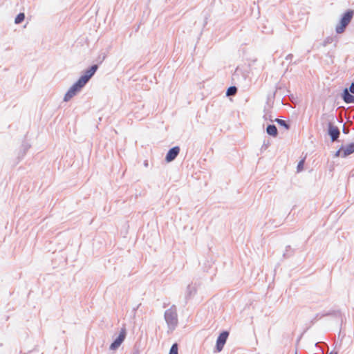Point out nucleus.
I'll return each instance as SVG.
<instances>
[{
    "label": "nucleus",
    "mask_w": 354,
    "mask_h": 354,
    "mask_svg": "<svg viewBox=\"0 0 354 354\" xmlns=\"http://www.w3.org/2000/svg\"><path fill=\"white\" fill-rule=\"evenodd\" d=\"M97 68H90L86 73L82 75L78 81L74 84L64 96V100L68 101L79 92L81 88L86 84L89 79L94 75Z\"/></svg>",
    "instance_id": "obj_1"
},
{
    "label": "nucleus",
    "mask_w": 354,
    "mask_h": 354,
    "mask_svg": "<svg viewBox=\"0 0 354 354\" xmlns=\"http://www.w3.org/2000/svg\"><path fill=\"white\" fill-rule=\"evenodd\" d=\"M354 16L353 10H346L342 16L339 24L335 26V32L342 34L345 31L347 26L351 23Z\"/></svg>",
    "instance_id": "obj_2"
},
{
    "label": "nucleus",
    "mask_w": 354,
    "mask_h": 354,
    "mask_svg": "<svg viewBox=\"0 0 354 354\" xmlns=\"http://www.w3.org/2000/svg\"><path fill=\"white\" fill-rule=\"evenodd\" d=\"M354 153V143H351L346 146H342L337 152L335 156L342 158H346L350 154Z\"/></svg>",
    "instance_id": "obj_3"
},
{
    "label": "nucleus",
    "mask_w": 354,
    "mask_h": 354,
    "mask_svg": "<svg viewBox=\"0 0 354 354\" xmlns=\"http://www.w3.org/2000/svg\"><path fill=\"white\" fill-rule=\"evenodd\" d=\"M126 337V329L124 328H122L120 330V333L119 334V336L117 337V339L111 344L110 349L111 350H115L117 349L121 344L123 342Z\"/></svg>",
    "instance_id": "obj_4"
},
{
    "label": "nucleus",
    "mask_w": 354,
    "mask_h": 354,
    "mask_svg": "<svg viewBox=\"0 0 354 354\" xmlns=\"http://www.w3.org/2000/svg\"><path fill=\"white\" fill-rule=\"evenodd\" d=\"M165 317L167 322L169 324H176L177 322L176 312L172 309H169L165 312Z\"/></svg>",
    "instance_id": "obj_5"
},
{
    "label": "nucleus",
    "mask_w": 354,
    "mask_h": 354,
    "mask_svg": "<svg viewBox=\"0 0 354 354\" xmlns=\"http://www.w3.org/2000/svg\"><path fill=\"white\" fill-rule=\"evenodd\" d=\"M229 333L224 331L220 334L216 342V348L218 352L221 351L226 342Z\"/></svg>",
    "instance_id": "obj_6"
},
{
    "label": "nucleus",
    "mask_w": 354,
    "mask_h": 354,
    "mask_svg": "<svg viewBox=\"0 0 354 354\" xmlns=\"http://www.w3.org/2000/svg\"><path fill=\"white\" fill-rule=\"evenodd\" d=\"M180 152V148L178 147H174L171 148L166 155L165 160L167 162L174 160Z\"/></svg>",
    "instance_id": "obj_7"
},
{
    "label": "nucleus",
    "mask_w": 354,
    "mask_h": 354,
    "mask_svg": "<svg viewBox=\"0 0 354 354\" xmlns=\"http://www.w3.org/2000/svg\"><path fill=\"white\" fill-rule=\"evenodd\" d=\"M328 133L331 137L332 141H335L339 138V131L337 127L333 125L331 123H329Z\"/></svg>",
    "instance_id": "obj_8"
},
{
    "label": "nucleus",
    "mask_w": 354,
    "mask_h": 354,
    "mask_svg": "<svg viewBox=\"0 0 354 354\" xmlns=\"http://www.w3.org/2000/svg\"><path fill=\"white\" fill-rule=\"evenodd\" d=\"M343 99L346 103H354V96L349 93L347 88L344 91Z\"/></svg>",
    "instance_id": "obj_9"
},
{
    "label": "nucleus",
    "mask_w": 354,
    "mask_h": 354,
    "mask_svg": "<svg viewBox=\"0 0 354 354\" xmlns=\"http://www.w3.org/2000/svg\"><path fill=\"white\" fill-rule=\"evenodd\" d=\"M267 133L272 136H276L277 135V129L274 125L270 124L267 127L266 129Z\"/></svg>",
    "instance_id": "obj_10"
},
{
    "label": "nucleus",
    "mask_w": 354,
    "mask_h": 354,
    "mask_svg": "<svg viewBox=\"0 0 354 354\" xmlns=\"http://www.w3.org/2000/svg\"><path fill=\"white\" fill-rule=\"evenodd\" d=\"M25 19V15L24 13H19L17 15L15 19V23L16 24H19L21 23Z\"/></svg>",
    "instance_id": "obj_11"
},
{
    "label": "nucleus",
    "mask_w": 354,
    "mask_h": 354,
    "mask_svg": "<svg viewBox=\"0 0 354 354\" xmlns=\"http://www.w3.org/2000/svg\"><path fill=\"white\" fill-rule=\"evenodd\" d=\"M237 88L235 86H230L228 88L226 95L227 96L234 95L236 93Z\"/></svg>",
    "instance_id": "obj_12"
},
{
    "label": "nucleus",
    "mask_w": 354,
    "mask_h": 354,
    "mask_svg": "<svg viewBox=\"0 0 354 354\" xmlns=\"http://www.w3.org/2000/svg\"><path fill=\"white\" fill-rule=\"evenodd\" d=\"M178 344L176 343H175L171 346L169 354H178Z\"/></svg>",
    "instance_id": "obj_13"
},
{
    "label": "nucleus",
    "mask_w": 354,
    "mask_h": 354,
    "mask_svg": "<svg viewBox=\"0 0 354 354\" xmlns=\"http://www.w3.org/2000/svg\"><path fill=\"white\" fill-rule=\"evenodd\" d=\"M304 162H305V158H303L299 161V162L297 165V172H300L304 169Z\"/></svg>",
    "instance_id": "obj_14"
},
{
    "label": "nucleus",
    "mask_w": 354,
    "mask_h": 354,
    "mask_svg": "<svg viewBox=\"0 0 354 354\" xmlns=\"http://www.w3.org/2000/svg\"><path fill=\"white\" fill-rule=\"evenodd\" d=\"M276 121L279 124L283 126L286 129H289V126L286 124V122L284 120L281 119H277Z\"/></svg>",
    "instance_id": "obj_15"
},
{
    "label": "nucleus",
    "mask_w": 354,
    "mask_h": 354,
    "mask_svg": "<svg viewBox=\"0 0 354 354\" xmlns=\"http://www.w3.org/2000/svg\"><path fill=\"white\" fill-rule=\"evenodd\" d=\"M333 41V38L332 37H327L325 39V40L323 42V46H327L328 44H330L331 42Z\"/></svg>",
    "instance_id": "obj_16"
},
{
    "label": "nucleus",
    "mask_w": 354,
    "mask_h": 354,
    "mask_svg": "<svg viewBox=\"0 0 354 354\" xmlns=\"http://www.w3.org/2000/svg\"><path fill=\"white\" fill-rule=\"evenodd\" d=\"M349 91L351 93H354V83L350 86Z\"/></svg>",
    "instance_id": "obj_17"
},
{
    "label": "nucleus",
    "mask_w": 354,
    "mask_h": 354,
    "mask_svg": "<svg viewBox=\"0 0 354 354\" xmlns=\"http://www.w3.org/2000/svg\"><path fill=\"white\" fill-rule=\"evenodd\" d=\"M91 66H93V67L97 66V64H94L91 65Z\"/></svg>",
    "instance_id": "obj_18"
},
{
    "label": "nucleus",
    "mask_w": 354,
    "mask_h": 354,
    "mask_svg": "<svg viewBox=\"0 0 354 354\" xmlns=\"http://www.w3.org/2000/svg\"><path fill=\"white\" fill-rule=\"evenodd\" d=\"M295 354H297V352Z\"/></svg>",
    "instance_id": "obj_19"
}]
</instances>
